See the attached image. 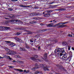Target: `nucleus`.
<instances>
[{"label": "nucleus", "instance_id": "13", "mask_svg": "<svg viewBox=\"0 0 74 74\" xmlns=\"http://www.w3.org/2000/svg\"><path fill=\"white\" fill-rule=\"evenodd\" d=\"M43 16L45 17H48V16H50V14H49L47 13L44 14Z\"/></svg>", "mask_w": 74, "mask_h": 74}, {"label": "nucleus", "instance_id": "19", "mask_svg": "<svg viewBox=\"0 0 74 74\" xmlns=\"http://www.w3.org/2000/svg\"><path fill=\"white\" fill-rule=\"evenodd\" d=\"M25 48H26L27 49H29L30 47H29V46L27 45V44H25Z\"/></svg>", "mask_w": 74, "mask_h": 74}, {"label": "nucleus", "instance_id": "32", "mask_svg": "<svg viewBox=\"0 0 74 74\" xmlns=\"http://www.w3.org/2000/svg\"><path fill=\"white\" fill-rule=\"evenodd\" d=\"M15 20H12L11 21H9V22H14V21Z\"/></svg>", "mask_w": 74, "mask_h": 74}, {"label": "nucleus", "instance_id": "16", "mask_svg": "<svg viewBox=\"0 0 74 74\" xmlns=\"http://www.w3.org/2000/svg\"><path fill=\"white\" fill-rule=\"evenodd\" d=\"M14 70H15L18 71H19L20 72H23V70H21V69H14Z\"/></svg>", "mask_w": 74, "mask_h": 74}, {"label": "nucleus", "instance_id": "7", "mask_svg": "<svg viewBox=\"0 0 74 74\" xmlns=\"http://www.w3.org/2000/svg\"><path fill=\"white\" fill-rule=\"evenodd\" d=\"M47 27H55V25H53V23L49 24V25H47Z\"/></svg>", "mask_w": 74, "mask_h": 74}, {"label": "nucleus", "instance_id": "1", "mask_svg": "<svg viewBox=\"0 0 74 74\" xmlns=\"http://www.w3.org/2000/svg\"><path fill=\"white\" fill-rule=\"evenodd\" d=\"M66 49V48H64L61 49L58 48L55 50V53H57V55L59 56H61L63 55V56L61 58L62 60L63 61L67 59V57L66 54V53L65 51Z\"/></svg>", "mask_w": 74, "mask_h": 74}, {"label": "nucleus", "instance_id": "25", "mask_svg": "<svg viewBox=\"0 0 74 74\" xmlns=\"http://www.w3.org/2000/svg\"><path fill=\"white\" fill-rule=\"evenodd\" d=\"M35 22L34 21H32V22H30L29 23H30V24H33V23H34Z\"/></svg>", "mask_w": 74, "mask_h": 74}, {"label": "nucleus", "instance_id": "12", "mask_svg": "<svg viewBox=\"0 0 74 74\" xmlns=\"http://www.w3.org/2000/svg\"><path fill=\"white\" fill-rule=\"evenodd\" d=\"M71 58H70V57H69L68 58H67L66 60V62L67 63H69V62L71 60Z\"/></svg>", "mask_w": 74, "mask_h": 74}, {"label": "nucleus", "instance_id": "28", "mask_svg": "<svg viewBox=\"0 0 74 74\" xmlns=\"http://www.w3.org/2000/svg\"><path fill=\"white\" fill-rule=\"evenodd\" d=\"M68 36H69V37H73V35L70 34H69Z\"/></svg>", "mask_w": 74, "mask_h": 74}, {"label": "nucleus", "instance_id": "8", "mask_svg": "<svg viewBox=\"0 0 74 74\" xmlns=\"http://www.w3.org/2000/svg\"><path fill=\"white\" fill-rule=\"evenodd\" d=\"M40 14L39 13H31L30 15L31 16H37V15H39Z\"/></svg>", "mask_w": 74, "mask_h": 74}, {"label": "nucleus", "instance_id": "47", "mask_svg": "<svg viewBox=\"0 0 74 74\" xmlns=\"http://www.w3.org/2000/svg\"><path fill=\"white\" fill-rule=\"evenodd\" d=\"M20 34L18 32L17 33V36H18V35H19Z\"/></svg>", "mask_w": 74, "mask_h": 74}, {"label": "nucleus", "instance_id": "59", "mask_svg": "<svg viewBox=\"0 0 74 74\" xmlns=\"http://www.w3.org/2000/svg\"><path fill=\"white\" fill-rule=\"evenodd\" d=\"M57 6V5H55L54 6V7H56Z\"/></svg>", "mask_w": 74, "mask_h": 74}, {"label": "nucleus", "instance_id": "26", "mask_svg": "<svg viewBox=\"0 0 74 74\" xmlns=\"http://www.w3.org/2000/svg\"><path fill=\"white\" fill-rule=\"evenodd\" d=\"M65 25H63L62 26H58V27H65Z\"/></svg>", "mask_w": 74, "mask_h": 74}, {"label": "nucleus", "instance_id": "6", "mask_svg": "<svg viewBox=\"0 0 74 74\" xmlns=\"http://www.w3.org/2000/svg\"><path fill=\"white\" fill-rule=\"evenodd\" d=\"M66 23H58L57 24L54 25V26H61V25H62V24L63 25H64V24H66Z\"/></svg>", "mask_w": 74, "mask_h": 74}, {"label": "nucleus", "instance_id": "24", "mask_svg": "<svg viewBox=\"0 0 74 74\" xmlns=\"http://www.w3.org/2000/svg\"><path fill=\"white\" fill-rule=\"evenodd\" d=\"M40 30L41 31H42V32H45V31H47V29H43Z\"/></svg>", "mask_w": 74, "mask_h": 74}, {"label": "nucleus", "instance_id": "51", "mask_svg": "<svg viewBox=\"0 0 74 74\" xmlns=\"http://www.w3.org/2000/svg\"><path fill=\"white\" fill-rule=\"evenodd\" d=\"M71 49H72V50H73V51H74V47H72L71 48Z\"/></svg>", "mask_w": 74, "mask_h": 74}, {"label": "nucleus", "instance_id": "33", "mask_svg": "<svg viewBox=\"0 0 74 74\" xmlns=\"http://www.w3.org/2000/svg\"><path fill=\"white\" fill-rule=\"evenodd\" d=\"M16 40H18V41H19L21 40V39H19L18 38H16Z\"/></svg>", "mask_w": 74, "mask_h": 74}, {"label": "nucleus", "instance_id": "44", "mask_svg": "<svg viewBox=\"0 0 74 74\" xmlns=\"http://www.w3.org/2000/svg\"><path fill=\"white\" fill-rule=\"evenodd\" d=\"M30 41L31 42H33V40H30Z\"/></svg>", "mask_w": 74, "mask_h": 74}, {"label": "nucleus", "instance_id": "35", "mask_svg": "<svg viewBox=\"0 0 74 74\" xmlns=\"http://www.w3.org/2000/svg\"><path fill=\"white\" fill-rule=\"evenodd\" d=\"M3 27H3V26H0V30H1V29H2L3 28Z\"/></svg>", "mask_w": 74, "mask_h": 74}, {"label": "nucleus", "instance_id": "39", "mask_svg": "<svg viewBox=\"0 0 74 74\" xmlns=\"http://www.w3.org/2000/svg\"><path fill=\"white\" fill-rule=\"evenodd\" d=\"M12 1H17L18 0H11Z\"/></svg>", "mask_w": 74, "mask_h": 74}, {"label": "nucleus", "instance_id": "48", "mask_svg": "<svg viewBox=\"0 0 74 74\" xmlns=\"http://www.w3.org/2000/svg\"><path fill=\"white\" fill-rule=\"evenodd\" d=\"M55 3V2H52L51 3V2H50V4H53V3Z\"/></svg>", "mask_w": 74, "mask_h": 74}, {"label": "nucleus", "instance_id": "41", "mask_svg": "<svg viewBox=\"0 0 74 74\" xmlns=\"http://www.w3.org/2000/svg\"><path fill=\"white\" fill-rule=\"evenodd\" d=\"M35 69H36V68H33L32 69V70H34H34H35Z\"/></svg>", "mask_w": 74, "mask_h": 74}, {"label": "nucleus", "instance_id": "3", "mask_svg": "<svg viewBox=\"0 0 74 74\" xmlns=\"http://www.w3.org/2000/svg\"><path fill=\"white\" fill-rule=\"evenodd\" d=\"M36 69H38V68H39V67H42V68H44L45 67H47V65L45 64H40V65H38V64H37L36 65Z\"/></svg>", "mask_w": 74, "mask_h": 74}, {"label": "nucleus", "instance_id": "40", "mask_svg": "<svg viewBox=\"0 0 74 74\" xmlns=\"http://www.w3.org/2000/svg\"><path fill=\"white\" fill-rule=\"evenodd\" d=\"M9 67H10V68H11L12 69L13 68V67L12 66H9Z\"/></svg>", "mask_w": 74, "mask_h": 74}, {"label": "nucleus", "instance_id": "62", "mask_svg": "<svg viewBox=\"0 0 74 74\" xmlns=\"http://www.w3.org/2000/svg\"><path fill=\"white\" fill-rule=\"evenodd\" d=\"M24 1H27V0H23Z\"/></svg>", "mask_w": 74, "mask_h": 74}, {"label": "nucleus", "instance_id": "57", "mask_svg": "<svg viewBox=\"0 0 74 74\" xmlns=\"http://www.w3.org/2000/svg\"><path fill=\"white\" fill-rule=\"evenodd\" d=\"M13 62H16V61H15V60H13Z\"/></svg>", "mask_w": 74, "mask_h": 74}, {"label": "nucleus", "instance_id": "52", "mask_svg": "<svg viewBox=\"0 0 74 74\" xmlns=\"http://www.w3.org/2000/svg\"><path fill=\"white\" fill-rule=\"evenodd\" d=\"M47 12L48 13H49L50 12H49V10L47 11Z\"/></svg>", "mask_w": 74, "mask_h": 74}, {"label": "nucleus", "instance_id": "50", "mask_svg": "<svg viewBox=\"0 0 74 74\" xmlns=\"http://www.w3.org/2000/svg\"><path fill=\"white\" fill-rule=\"evenodd\" d=\"M5 42H8V43H9L10 42L9 41H5Z\"/></svg>", "mask_w": 74, "mask_h": 74}, {"label": "nucleus", "instance_id": "15", "mask_svg": "<svg viewBox=\"0 0 74 74\" xmlns=\"http://www.w3.org/2000/svg\"><path fill=\"white\" fill-rule=\"evenodd\" d=\"M62 45L64 46H66L67 45V43L66 42H62Z\"/></svg>", "mask_w": 74, "mask_h": 74}, {"label": "nucleus", "instance_id": "49", "mask_svg": "<svg viewBox=\"0 0 74 74\" xmlns=\"http://www.w3.org/2000/svg\"><path fill=\"white\" fill-rule=\"evenodd\" d=\"M49 12H52V10H49Z\"/></svg>", "mask_w": 74, "mask_h": 74}, {"label": "nucleus", "instance_id": "55", "mask_svg": "<svg viewBox=\"0 0 74 74\" xmlns=\"http://www.w3.org/2000/svg\"><path fill=\"white\" fill-rule=\"evenodd\" d=\"M10 18H12L14 17V16H10Z\"/></svg>", "mask_w": 74, "mask_h": 74}, {"label": "nucleus", "instance_id": "58", "mask_svg": "<svg viewBox=\"0 0 74 74\" xmlns=\"http://www.w3.org/2000/svg\"><path fill=\"white\" fill-rule=\"evenodd\" d=\"M49 22H52V21H49Z\"/></svg>", "mask_w": 74, "mask_h": 74}, {"label": "nucleus", "instance_id": "56", "mask_svg": "<svg viewBox=\"0 0 74 74\" xmlns=\"http://www.w3.org/2000/svg\"><path fill=\"white\" fill-rule=\"evenodd\" d=\"M19 21V20H16V22H18Z\"/></svg>", "mask_w": 74, "mask_h": 74}, {"label": "nucleus", "instance_id": "27", "mask_svg": "<svg viewBox=\"0 0 74 74\" xmlns=\"http://www.w3.org/2000/svg\"><path fill=\"white\" fill-rule=\"evenodd\" d=\"M68 49L69 50V51H70V48L71 47V46H68Z\"/></svg>", "mask_w": 74, "mask_h": 74}, {"label": "nucleus", "instance_id": "46", "mask_svg": "<svg viewBox=\"0 0 74 74\" xmlns=\"http://www.w3.org/2000/svg\"><path fill=\"white\" fill-rule=\"evenodd\" d=\"M33 19H37V18L36 17H34V18H33Z\"/></svg>", "mask_w": 74, "mask_h": 74}, {"label": "nucleus", "instance_id": "9", "mask_svg": "<svg viewBox=\"0 0 74 74\" xmlns=\"http://www.w3.org/2000/svg\"><path fill=\"white\" fill-rule=\"evenodd\" d=\"M9 46L11 47H13L14 48H16V46L13 43H11L10 45Z\"/></svg>", "mask_w": 74, "mask_h": 74}, {"label": "nucleus", "instance_id": "20", "mask_svg": "<svg viewBox=\"0 0 74 74\" xmlns=\"http://www.w3.org/2000/svg\"><path fill=\"white\" fill-rule=\"evenodd\" d=\"M66 10V9H58V11H65Z\"/></svg>", "mask_w": 74, "mask_h": 74}, {"label": "nucleus", "instance_id": "21", "mask_svg": "<svg viewBox=\"0 0 74 74\" xmlns=\"http://www.w3.org/2000/svg\"><path fill=\"white\" fill-rule=\"evenodd\" d=\"M6 57L8 59H10V60H11L12 59V58H10V57L9 56H7Z\"/></svg>", "mask_w": 74, "mask_h": 74}, {"label": "nucleus", "instance_id": "23", "mask_svg": "<svg viewBox=\"0 0 74 74\" xmlns=\"http://www.w3.org/2000/svg\"><path fill=\"white\" fill-rule=\"evenodd\" d=\"M17 62L18 63H20V64H22V63H23V62L21 61H17Z\"/></svg>", "mask_w": 74, "mask_h": 74}, {"label": "nucleus", "instance_id": "2", "mask_svg": "<svg viewBox=\"0 0 74 74\" xmlns=\"http://www.w3.org/2000/svg\"><path fill=\"white\" fill-rule=\"evenodd\" d=\"M38 56L37 55L35 56V57H32V59L33 60H37L38 62H42V60L41 59H37L36 58H38Z\"/></svg>", "mask_w": 74, "mask_h": 74}, {"label": "nucleus", "instance_id": "29", "mask_svg": "<svg viewBox=\"0 0 74 74\" xmlns=\"http://www.w3.org/2000/svg\"><path fill=\"white\" fill-rule=\"evenodd\" d=\"M4 28H5V29H10V27H4Z\"/></svg>", "mask_w": 74, "mask_h": 74}, {"label": "nucleus", "instance_id": "43", "mask_svg": "<svg viewBox=\"0 0 74 74\" xmlns=\"http://www.w3.org/2000/svg\"><path fill=\"white\" fill-rule=\"evenodd\" d=\"M40 49L41 48H40V47H38V50L40 51Z\"/></svg>", "mask_w": 74, "mask_h": 74}, {"label": "nucleus", "instance_id": "17", "mask_svg": "<svg viewBox=\"0 0 74 74\" xmlns=\"http://www.w3.org/2000/svg\"><path fill=\"white\" fill-rule=\"evenodd\" d=\"M47 67V66H46V67H45V68H43L44 71H48V70H49V69Z\"/></svg>", "mask_w": 74, "mask_h": 74}, {"label": "nucleus", "instance_id": "53", "mask_svg": "<svg viewBox=\"0 0 74 74\" xmlns=\"http://www.w3.org/2000/svg\"><path fill=\"white\" fill-rule=\"evenodd\" d=\"M54 41H55V42H58V40H54Z\"/></svg>", "mask_w": 74, "mask_h": 74}, {"label": "nucleus", "instance_id": "34", "mask_svg": "<svg viewBox=\"0 0 74 74\" xmlns=\"http://www.w3.org/2000/svg\"><path fill=\"white\" fill-rule=\"evenodd\" d=\"M56 21L55 20H53V23H56V22H57V21Z\"/></svg>", "mask_w": 74, "mask_h": 74}, {"label": "nucleus", "instance_id": "60", "mask_svg": "<svg viewBox=\"0 0 74 74\" xmlns=\"http://www.w3.org/2000/svg\"><path fill=\"white\" fill-rule=\"evenodd\" d=\"M5 19H9V18H5Z\"/></svg>", "mask_w": 74, "mask_h": 74}, {"label": "nucleus", "instance_id": "42", "mask_svg": "<svg viewBox=\"0 0 74 74\" xmlns=\"http://www.w3.org/2000/svg\"><path fill=\"white\" fill-rule=\"evenodd\" d=\"M16 57L17 58H19V55L16 56Z\"/></svg>", "mask_w": 74, "mask_h": 74}, {"label": "nucleus", "instance_id": "14", "mask_svg": "<svg viewBox=\"0 0 74 74\" xmlns=\"http://www.w3.org/2000/svg\"><path fill=\"white\" fill-rule=\"evenodd\" d=\"M20 6H21V7H31V5H28L27 6H25L23 5H20Z\"/></svg>", "mask_w": 74, "mask_h": 74}, {"label": "nucleus", "instance_id": "5", "mask_svg": "<svg viewBox=\"0 0 74 74\" xmlns=\"http://www.w3.org/2000/svg\"><path fill=\"white\" fill-rule=\"evenodd\" d=\"M43 56H44V58H43V59H44V60L46 61V62H48V60H47V53H45L44 54Z\"/></svg>", "mask_w": 74, "mask_h": 74}, {"label": "nucleus", "instance_id": "31", "mask_svg": "<svg viewBox=\"0 0 74 74\" xmlns=\"http://www.w3.org/2000/svg\"><path fill=\"white\" fill-rule=\"evenodd\" d=\"M40 73V72L38 71H37L35 72L36 74H38Z\"/></svg>", "mask_w": 74, "mask_h": 74}, {"label": "nucleus", "instance_id": "18", "mask_svg": "<svg viewBox=\"0 0 74 74\" xmlns=\"http://www.w3.org/2000/svg\"><path fill=\"white\" fill-rule=\"evenodd\" d=\"M24 72L25 73H29V72H30V70H28L26 71V70H24Z\"/></svg>", "mask_w": 74, "mask_h": 74}, {"label": "nucleus", "instance_id": "54", "mask_svg": "<svg viewBox=\"0 0 74 74\" xmlns=\"http://www.w3.org/2000/svg\"><path fill=\"white\" fill-rule=\"evenodd\" d=\"M40 25H41V26H43L44 25L43 24H40Z\"/></svg>", "mask_w": 74, "mask_h": 74}, {"label": "nucleus", "instance_id": "30", "mask_svg": "<svg viewBox=\"0 0 74 74\" xmlns=\"http://www.w3.org/2000/svg\"><path fill=\"white\" fill-rule=\"evenodd\" d=\"M72 53H72V52H71V51H70L69 52V54H70V55H72Z\"/></svg>", "mask_w": 74, "mask_h": 74}, {"label": "nucleus", "instance_id": "11", "mask_svg": "<svg viewBox=\"0 0 74 74\" xmlns=\"http://www.w3.org/2000/svg\"><path fill=\"white\" fill-rule=\"evenodd\" d=\"M56 66H57V67H58L59 69H61V70L63 69V66H62L60 65L59 64H57L56 65Z\"/></svg>", "mask_w": 74, "mask_h": 74}, {"label": "nucleus", "instance_id": "22", "mask_svg": "<svg viewBox=\"0 0 74 74\" xmlns=\"http://www.w3.org/2000/svg\"><path fill=\"white\" fill-rule=\"evenodd\" d=\"M5 51H7V52H9L10 51V49H9L7 48H5Z\"/></svg>", "mask_w": 74, "mask_h": 74}, {"label": "nucleus", "instance_id": "45", "mask_svg": "<svg viewBox=\"0 0 74 74\" xmlns=\"http://www.w3.org/2000/svg\"><path fill=\"white\" fill-rule=\"evenodd\" d=\"M4 57H1L0 56V59H3Z\"/></svg>", "mask_w": 74, "mask_h": 74}, {"label": "nucleus", "instance_id": "36", "mask_svg": "<svg viewBox=\"0 0 74 74\" xmlns=\"http://www.w3.org/2000/svg\"><path fill=\"white\" fill-rule=\"evenodd\" d=\"M32 32L30 31H29L28 33V34H32Z\"/></svg>", "mask_w": 74, "mask_h": 74}, {"label": "nucleus", "instance_id": "63", "mask_svg": "<svg viewBox=\"0 0 74 74\" xmlns=\"http://www.w3.org/2000/svg\"><path fill=\"white\" fill-rule=\"evenodd\" d=\"M58 10H59V9H56L55 10H58Z\"/></svg>", "mask_w": 74, "mask_h": 74}, {"label": "nucleus", "instance_id": "38", "mask_svg": "<svg viewBox=\"0 0 74 74\" xmlns=\"http://www.w3.org/2000/svg\"><path fill=\"white\" fill-rule=\"evenodd\" d=\"M32 49H33V50H34V51H36V50H37V49H36L34 48H32Z\"/></svg>", "mask_w": 74, "mask_h": 74}, {"label": "nucleus", "instance_id": "61", "mask_svg": "<svg viewBox=\"0 0 74 74\" xmlns=\"http://www.w3.org/2000/svg\"><path fill=\"white\" fill-rule=\"evenodd\" d=\"M21 23H22V24L23 23V22H21Z\"/></svg>", "mask_w": 74, "mask_h": 74}, {"label": "nucleus", "instance_id": "10", "mask_svg": "<svg viewBox=\"0 0 74 74\" xmlns=\"http://www.w3.org/2000/svg\"><path fill=\"white\" fill-rule=\"evenodd\" d=\"M20 51H24V52H26L27 51V50L25 48H22V47H20Z\"/></svg>", "mask_w": 74, "mask_h": 74}, {"label": "nucleus", "instance_id": "64", "mask_svg": "<svg viewBox=\"0 0 74 74\" xmlns=\"http://www.w3.org/2000/svg\"><path fill=\"white\" fill-rule=\"evenodd\" d=\"M45 14V12H43V14Z\"/></svg>", "mask_w": 74, "mask_h": 74}, {"label": "nucleus", "instance_id": "4", "mask_svg": "<svg viewBox=\"0 0 74 74\" xmlns=\"http://www.w3.org/2000/svg\"><path fill=\"white\" fill-rule=\"evenodd\" d=\"M8 52L7 53V54L8 55H9L10 54H12V55H15L16 54V51H14L12 50H10L9 51H8Z\"/></svg>", "mask_w": 74, "mask_h": 74}, {"label": "nucleus", "instance_id": "37", "mask_svg": "<svg viewBox=\"0 0 74 74\" xmlns=\"http://www.w3.org/2000/svg\"><path fill=\"white\" fill-rule=\"evenodd\" d=\"M8 10H9V11H12V9L11 8H9Z\"/></svg>", "mask_w": 74, "mask_h": 74}]
</instances>
